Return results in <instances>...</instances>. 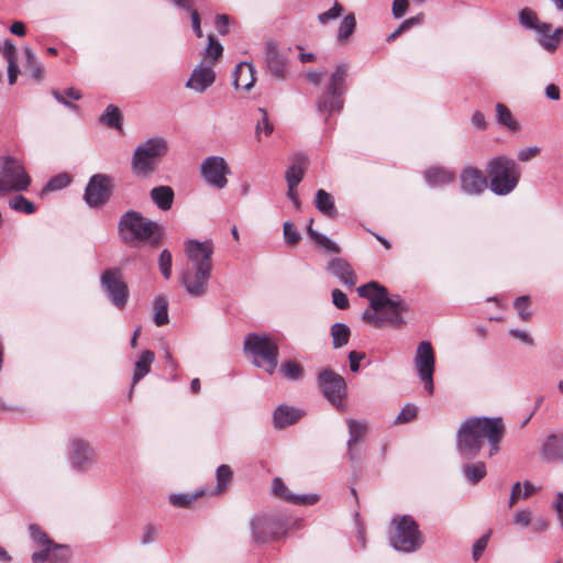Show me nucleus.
I'll return each instance as SVG.
<instances>
[{
  "instance_id": "obj_53",
  "label": "nucleus",
  "mask_w": 563,
  "mask_h": 563,
  "mask_svg": "<svg viewBox=\"0 0 563 563\" xmlns=\"http://www.w3.org/2000/svg\"><path fill=\"white\" fill-rule=\"evenodd\" d=\"M208 40L209 44L206 48V55L211 58L210 65L212 66L213 63L222 55L223 47L212 35H209Z\"/></svg>"
},
{
  "instance_id": "obj_54",
  "label": "nucleus",
  "mask_w": 563,
  "mask_h": 563,
  "mask_svg": "<svg viewBox=\"0 0 563 563\" xmlns=\"http://www.w3.org/2000/svg\"><path fill=\"white\" fill-rule=\"evenodd\" d=\"M24 55L26 57L27 64L32 67V76L34 79L40 80L42 78L43 68L42 65L36 60L35 55L31 51V48H24Z\"/></svg>"
},
{
  "instance_id": "obj_10",
  "label": "nucleus",
  "mask_w": 563,
  "mask_h": 563,
  "mask_svg": "<svg viewBox=\"0 0 563 563\" xmlns=\"http://www.w3.org/2000/svg\"><path fill=\"white\" fill-rule=\"evenodd\" d=\"M31 177L22 162L12 156H0V195L29 189Z\"/></svg>"
},
{
  "instance_id": "obj_18",
  "label": "nucleus",
  "mask_w": 563,
  "mask_h": 563,
  "mask_svg": "<svg viewBox=\"0 0 563 563\" xmlns=\"http://www.w3.org/2000/svg\"><path fill=\"white\" fill-rule=\"evenodd\" d=\"M69 547L54 542L52 547L41 549L32 554L33 563H70Z\"/></svg>"
},
{
  "instance_id": "obj_44",
  "label": "nucleus",
  "mask_w": 563,
  "mask_h": 563,
  "mask_svg": "<svg viewBox=\"0 0 563 563\" xmlns=\"http://www.w3.org/2000/svg\"><path fill=\"white\" fill-rule=\"evenodd\" d=\"M71 183V178L67 173L57 174L48 179L43 191H56L66 188Z\"/></svg>"
},
{
  "instance_id": "obj_25",
  "label": "nucleus",
  "mask_w": 563,
  "mask_h": 563,
  "mask_svg": "<svg viewBox=\"0 0 563 563\" xmlns=\"http://www.w3.org/2000/svg\"><path fill=\"white\" fill-rule=\"evenodd\" d=\"M233 84L236 89L251 90L255 84V67L251 63H239L233 73Z\"/></svg>"
},
{
  "instance_id": "obj_60",
  "label": "nucleus",
  "mask_w": 563,
  "mask_h": 563,
  "mask_svg": "<svg viewBox=\"0 0 563 563\" xmlns=\"http://www.w3.org/2000/svg\"><path fill=\"white\" fill-rule=\"evenodd\" d=\"M51 95L60 104L65 106L66 108L70 109L71 111L79 112V107L77 104L70 102L68 100V98L62 91L53 89L51 91Z\"/></svg>"
},
{
  "instance_id": "obj_24",
  "label": "nucleus",
  "mask_w": 563,
  "mask_h": 563,
  "mask_svg": "<svg viewBox=\"0 0 563 563\" xmlns=\"http://www.w3.org/2000/svg\"><path fill=\"white\" fill-rule=\"evenodd\" d=\"M303 411L287 405H280L274 410V426L277 429H284L300 420Z\"/></svg>"
},
{
  "instance_id": "obj_13",
  "label": "nucleus",
  "mask_w": 563,
  "mask_h": 563,
  "mask_svg": "<svg viewBox=\"0 0 563 563\" xmlns=\"http://www.w3.org/2000/svg\"><path fill=\"white\" fill-rule=\"evenodd\" d=\"M434 367L435 356L433 347L429 341H421L416 351L415 368L429 395H432L434 390Z\"/></svg>"
},
{
  "instance_id": "obj_57",
  "label": "nucleus",
  "mask_w": 563,
  "mask_h": 563,
  "mask_svg": "<svg viewBox=\"0 0 563 563\" xmlns=\"http://www.w3.org/2000/svg\"><path fill=\"white\" fill-rule=\"evenodd\" d=\"M0 52L8 63L16 62V48L10 40L4 41V43L0 46Z\"/></svg>"
},
{
  "instance_id": "obj_46",
  "label": "nucleus",
  "mask_w": 563,
  "mask_h": 563,
  "mask_svg": "<svg viewBox=\"0 0 563 563\" xmlns=\"http://www.w3.org/2000/svg\"><path fill=\"white\" fill-rule=\"evenodd\" d=\"M343 11V5L339 1H334L333 5L329 10L319 13L317 19L320 24L327 25L330 22L336 20L339 16H341Z\"/></svg>"
},
{
  "instance_id": "obj_38",
  "label": "nucleus",
  "mask_w": 563,
  "mask_h": 563,
  "mask_svg": "<svg viewBox=\"0 0 563 563\" xmlns=\"http://www.w3.org/2000/svg\"><path fill=\"white\" fill-rule=\"evenodd\" d=\"M154 322L157 327L168 323V301L165 297L158 296L154 300Z\"/></svg>"
},
{
  "instance_id": "obj_28",
  "label": "nucleus",
  "mask_w": 563,
  "mask_h": 563,
  "mask_svg": "<svg viewBox=\"0 0 563 563\" xmlns=\"http://www.w3.org/2000/svg\"><path fill=\"white\" fill-rule=\"evenodd\" d=\"M150 197L158 209L167 211L173 206L175 194L172 187L162 185L154 187L150 192Z\"/></svg>"
},
{
  "instance_id": "obj_64",
  "label": "nucleus",
  "mask_w": 563,
  "mask_h": 563,
  "mask_svg": "<svg viewBox=\"0 0 563 563\" xmlns=\"http://www.w3.org/2000/svg\"><path fill=\"white\" fill-rule=\"evenodd\" d=\"M157 528L153 525H146L145 528H144V532H143V536L141 538V542L143 544H148L151 542H153L157 536Z\"/></svg>"
},
{
  "instance_id": "obj_51",
  "label": "nucleus",
  "mask_w": 563,
  "mask_h": 563,
  "mask_svg": "<svg viewBox=\"0 0 563 563\" xmlns=\"http://www.w3.org/2000/svg\"><path fill=\"white\" fill-rule=\"evenodd\" d=\"M418 413V407L413 404H407L395 419L396 424L407 423L412 421Z\"/></svg>"
},
{
  "instance_id": "obj_32",
  "label": "nucleus",
  "mask_w": 563,
  "mask_h": 563,
  "mask_svg": "<svg viewBox=\"0 0 563 563\" xmlns=\"http://www.w3.org/2000/svg\"><path fill=\"white\" fill-rule=\"evenodd\" d=\"M349 426L350 438L347 441V456L354 461L355 455L353 453V445L358 442L366 433L367 427L364 422L356 421L354 419L346 420Z\"/></svg>"
},
{
  "instance_id": "obj_43",
  "label": "nucleus",
  "mask_w": 563,
  "mask_h": 563,
  "mask_svg": "<svg viewBox=\"0 0 563 563\" xmlns=\"http://www.w3.org/2000/svg\"><path fill=\"white\" fill-rule=\"evenodd\" d=\"M519 22L527 30H538L542 23L539 21L537 13L530 8H523L519 11Z\"/></svg>"
},
{
  "instance_id": "obj_62",
  "label": "nucleus",
  "mask_w": 563,
  "mask_h": 563,
  "mask_svg": "<svg viewBox=\"0 0 563 563\" xmlns=\"http://www.w3.org/2000/svg\"><path fill=\"white\" fill-rule=\"evenodd\" d=\"M532 531L536 533H543L549 529V521L547 518L540 516L531 520Z\"/></svg>"
},
{
  "instance_id": "obj_14",
  "label": "nucleus",
  "mask_w": 563,
  "mask_h": 563,
  "mask_svg": "<svg viewBox=\"0 0 563 563\" xmlns=\"http://www.w3.org/2000/svg\"><path fill=\"white\" fill-rule=\"evenodd\" d=\"M113 188V178L107 174L92 175L85 188L84 200L90 208H99L104 206L111 195Z\"/></svg>"
},
{
  "instance_id": "obj_26",
  "label": "nucleus",
  "mask_w": 563,
  "mask_h": 563,
  "mask_svg": "<svg viewBox=\"0 0 563 563\" xmlns=\"http://www.w3.org/2000/svg\"><path fill=\"white\" fill-rule=\"evenodd\" d=\"M540 454L544 461H563V433L550 434L542 444Z\"/></svg>"
},
{
  "instance_id": "obj_37",
  "label": "nucleus",
  "mask_w": 563,
  "mask_h": 563,
  "mask_svg": "<svg viewBox=\"0 0 563 563\" xmlns=\"http://www.w3.org/2000/svg\"><path fill=\"white\" fill-rule=\"evenodd\" d=\"M496 117L498 123L506 126L510 131H518L520 129L519 123L504 103L496 104Z\"/></svg>"
},
{
  "instance_id": "obj_2",
  "label": "nucleus",
  "mask_w": 563,
  "mask_h": 563,
  "mask_svg": "<svg viewBox=\"0 0 563 563\" xmlns=\"http://www.w3.org/2000/svg\"><path fill=\"white\" fill-rule=\"evenodd\" d=\"M357 294L369 300V307L362 313V319L368 324L383 328L388 323L400 328L405 323L402 313L408 310V305L399 295L389 296L386 287L377 282L360 286Z\"/></svg>"
},
{
  "instance_id": "obj_41",
  "label": "nucleus",
  "mask_w": 563,
  "mask_h": 563,
  "mask_svg": "<svg viewBox=\"0 0 563 563\" xmlns=\"http://www.w3.org/2000/svg\"><path fill=\"white\" fill-rule=\"evenodd\" d=\"M9 206L12 210L24 214H33L36 211L35 205L21 195L12 197Z\"/></svg>"
},
{
  "instance_id": "obj_49",
  "label": "nucleus",
  "mask_w": 563,
  "mask_h": 563,
  "mask_svg": "<svg viewBox=\"0 0 563 563\" xmlns=\"http://www.w3.org/2000/svg\"><path fill=\"white\" fill-rule=\"evenodd\" d=\"M272 490L275 496H277L284 500H287L289 503L294 501L295 495L290 494L288 492L287 486L280 478H274V481L272 483Z\"/></svg>"
},
{
  "instance_id": "obj_56",
  "label": "nucleus",
  "mask_w": 563,
  "mask_h": 563,
  "mask_svg": "<svg viewBox=\"0 0 563 563\" xmlns=\"http://www.w3.org/2000/svg\"><path fill=\"white\" fill-rule=\"evenodd\" d=\"M515 308L517 309L519 316L523 320H528L530 317V312L528 311L529 308V297L528 296H520L515 300Z\"/></svg>"
},
{
  "instance_id": "obj_3",
  "label": "nucleus",
  "mask_w": 563,
  "mask_h": 563,
  "mask_svg": "<svg viewBox=\"0 0 563 563\" xmlns=\"http://www.w3.org/2000/svg\"><path fill=\"white\" fill-rule=\"evenodd\" d=\"M184 251L188 262L180 275L181 285L190 296L202 297L211 277L213 243L210 240H187Z\"/></svg>"
},
{
  "instance_id": "obj_7",
  "label": "nucleus",
  "mask_w": 563,
  "mask_h": 563,
  "mask_svg": "<svg viewBox=\"0 0 563 563\" xmlns=\"http://www.w3.org/2000/svg\"><path fill=\"white\" fill-rule=\"evenodd\" d=\"M244 352L252 356L253 364L273 374L278 365V342L268 334L249 333L244 340Z\"/></svg>"
},
{
  "instance_id": "obj_39",
  "label": "nucleus",
  "mask_w": 563,
  "mask_h": 563,
  "mask_svg": "<svg viewBox=\"0 0 563 563\" xmlns=\"http://www.w3.org/2000/svg\"><path fill=\"white\" fill-rule=\"evenodd\" d=\"M233 477L232 470L229 465L222 464L217 468V485L214 494H222L229 487Z\"/></svg>"
},
{
  "instance_id": "obj_27",
  "label": "nucleus",
  "mask_w": 563,
  "mask_h": 563,
  "mask_svg": "<svg viewBox=\"0 0 563 563\" xmlns=\"http://www.w3.org/2000/svg\"><path fill=\"white\" fill-rule=\"evenodd\" d=\"M308 164V157L303 153L295 155L294 163L286 170V181L288 188L298 186L303 178V172Z\"/></svg>"
},
{
  "instance_id": "obj_55",
  "label": "nucleus",
  "mask_w": 563,
  "mask_h": 563,
  "mask_svg": "<svg viewBox=\"0 0 563 563\" xmlns=\"http://www.w3.org/2000/svg\"><path fill=\"white\" fill-rule=\"evenodd\" d=\"M532 514L530 509L517 510L514 515V523L520 528H527L531 525Z\"/></svg>"
},
{
  "instance_id": "obj_31",
  "label": "nucleus",
  "mask_w": 563,
  "mask_h": 563,
  "mask_svg": "<svg viewBox=\"0 0 563 563\" xmlns=\"http://www.w3.org/2000/svg\"><path fill=\"white\" fill-rule=\"evenodd\" d=\"M314 206L322 214L327 216L328 218L335 219L338 217L334 199L324 189L317 190Z\"/></svg>"
},
{
  "instance_id": "obj_20",
  "label": "nucleus",
  "mask_w": 563,
  "mask_h": 563,
  "mask_svg": "<svg viewBox=\"0 0 563 563\" xmlns=\"http://www.w3.org/2000/svg\"><path fill=\"white\" fill-rule=\"evenodd\" d=\"M216 80V73L211 65L201 63L192 70L186 86L197 92H203Z\"/></svg>"
},
{
  "instance_id": "obj_40",
  "label": "nucleus",
  "mask_w": 563,
  "mask_h": 563,
  "mask_svg": "<svg viewBox=\"0 0 563 563\" xmlns=\"http://www.w3.org/2000/svg\"><path fill=\"white\" fill-rule=\"evenodd\" d=\"M356 19L353 13L345 15L338 29V41L345 42L355 31Z\"/></svg>"
},
{
  "instance_id": "obj_61",
  "label": "nucleus",
  "mask_w": 563,
  "mask_h": 563,
  "mask_svg": "<svg viewBox=\"0 0 563 563\" xmlns=\"http://www.w3.org/2000/svg\"><path fill=\"white\" fill-rule=\"evenodd\" d=\"M488 543V534L482 536L473 545L472 555L477 561L483 554Z\"/></svg>"
},
{
  "instance_id": "obj_23",
  "label": "nucleus",
  "mask_w": 563,
  "mask_h": 563,
  "mask_svg": "<svg viewBox=\"0 0 563 563\" xmlns=\"http://www.w3.org/2000/svg\"><path fill=\"white\" fill-rule=\"evenodd\" d=\"M539 44L548 52H554L559 47L563 37V27H556L552 31L551 24L541 23L536 31Z\"/></svg>"
},
{
  "instance_id": "obj_30",
  "label": "nucleus",
  "mask_w": 563,
  "mask_h": 563,
  "mask_svg": "<svg viewBox=\"0 0 563 563\" xmlns=\"http://www.w3.org/2000/svg\"><path fill=\"white\" fill-rule=\"evenodd\" d=\"M154 360L155 354L150 350L143 351L140 354L139 360L135 362L134 366L132 387H134L142 378H144L150 373Z\"/></svg>"
},
{
  "instance_id": "obj_9",
  "label": "nucleus",
  "mask_w": 563,
  "mask_h": 563,
  "mask_svg": "<svg viewBox=\"0 0 563 563\" xmlns=\"http://www.w3.org/2000/svg\"><path fill=\"white\" fill-rule=\"evenodd\" d=\"M394 531L389 536L391 547L400 552L411 553L421 548L422 534L415 519L405 515L393 519Z\"/></svg>"
},
{
  "instance_id": "obj_29",
  "label": "nucleus",
  "mask_w": 563,
  "mask_h": 563,
  "mask_svg": "<svg viewBox=\"0 0 563 563\" xmlns=\"http://www.w3.org/2000/svg\"><path fill=\"white\" fill-rule=\"evenodd\" d=\"M424 179L430 187H442L454 180V174L442 167H431L424 172Z\"/></svg>"
},
{
  "instance_id": "obj_58",
  "label": "nucleus",
  "mask_w": 563,
  "mask_h": 563,
  "mask_svg": "<svg viewBox=\"0 0 563 563\" xmlns=\"http://www.w3.org/2000/svg\"><path fill=\"white\" fill-rule=\"evenodd\" d=\"M332 302L338 309H346L349 307L347 296L340 289L332 290Z\"/></svg>"
},
{
  "instance_id": "obj_22",
  "label": "nucleus",
  "mask_w": 563,
  "mask_h": 563,
  "mask_svg": "<svg viewBox=\"0 0 563 563\" xmlns=\"http://www.w3.org/2000/svg\"><path fill=\"white\" fill-rule=\"evenodd\" d=\"M286 56L279 52L277 45L273 42L265 44V63L271 74L283 79L286 73Z\"/></svg>"
},
{
  "instance_id": "obj_59",
  "label": "nucleus",
  "mask_w": 563,
  "mask_h": 563,
  "mask_svg": "<svg viewBox=\"0 0 563 563\" xmlns=\"http://www.w3.org/2000/svg\"><path fill=\"white\" fill-rule=\"evenodd\" d=\"M540 152H541V148L539 146H529V147L521 148L518 152L517 157L520 162H528V161L534 158L536 156H538Z\"/></svg>"
},
{
  "instance_id": "obj_12",
  "label": "nucleus",
  "mask_w": 563,
  "mask_h": 563,
  "mask_svg": "<svg viewBox=\"0 0 563 563\" xmlns=\"http://www.w3.org/2000/svg\"><path fill=\"white\" fill-rule=\"evenodd\" d=\"M100 284L109 301L118 309H124L130 291L121 269L117 267L104 269L100 276Z\"/></svg>"
},
{
  "instance_id": "obj_21",
  "label": "nucleus",
  "mask_w": 563,
  "mask_h": 563,
  "mask_svg": "<svg viewBox=\"0 0 563 563\" xmlns=\"http://www.w3.org/2000/svg\"><path fill=\"white\" fill-rule=\"evenodd\" d=\"M328 271L335 276L344 286L353 288L357 277L352 265L342 257H334L328 263Z\"/></svg>"
},
{
  "instance_id": "obj_4",
  "label": "nucleus",
  "mask_w": 563,
  "mask_h": 563,
  "mask_svg": "<svg viewBox=\"0 0 563 563\" xmlns=\"http://www.w3.org/2000/svg\"><path fill=\"white\" fill-rule=\"evenodd\" d=\"M118 232L121 241L130 245L151 241L156 246L163 238L158 223L135 210H129L120 217Z\"/></svg>"
},
{
  "instance_id": "obj_17",
  "label": "nucleus",
  "mask_w": 563,
  "mask_h": 563,
  "mask_svg": "<svg viewBox=\"0 0 563 563\" xmlns=\"http://www.w3.org/2000/svg\"><path fill=\"white\" fill-rule=\"evenodd\" d=\"M461 190L470 196H478L488 187L487 176L478 168L467 166L460 174Z\"/></svg>"
},
{
  "instance_id": "obj_33",
  "label": "nucleus",
  "mask_w": 563,
  "mask_h": 563,
  "mask_svg": "<svg viewBox=\"0 0 563 563\" xmlns=\"http://www.w3.org/2000/svg\"><path fill=\"white\" fill-rule=\"evenodd\" d=\"M307 233H308L309 238L316 244H318L322 249L327 250L328 252L336 253V254L341 252L339 245L335 242H333L327 235L318 232L317 230H314L312 228V220L310 221V223H309V225L307 228Z\"/></svg>"
},
{
  "instance_id": "obj_36",
  "label": "nucleus",
  "mask_w": 563,
  "mask_h": 563,
  "mask_svg": "<svg viewBox=\"0 0 563 563\" xmlns=\"http://www.w3.org/2000/svg\"><path fill=\"white\" fill-rule=\"evenodd\" d=\"M462 472L472 484L478 483L486 475V465L484 462L468 463L462 467Z\"/></svg>"
},
{
  "instance_id": "obj_11",
  "label": "nucleus",
  "mask_w": 563,
  "mask_h": 563,
  "mask_svg": "<svg viewBox=\"0 0 563 563\" xmlns=\"http://www.w3.org/2000/svg\"><path fill=\"white\" fill-rule=\"evenodd\" d=\"M317 382L322 396L339 411L343 412L346 408L344 402L347 389L345 379L333 369L323 368L319 372Z\"/></svg>"
},
{
  "instance_id": "obj_15",
  "label": "nucleus",
  "mask_w": 563,
  "mask_h": 563,
  "mask_svg": "<svg viewBox=\"0 0 563 563\" xmlns=\"http://www.w3.org/2000/svg\"><path fill=\"white\" fill-rule=\"evenodd\" d=\"M200 173L207 185L223 189L228 185L230 167L223 157L208 156L201 163Z\"/></svg>"
},
{
  "instance_id": "obj_19",
  "label": "nucleus",
  "mask_w": 563,
  "mask_h": 563,
  "mask_svg": "<svg viewBox=\"0 0 563 563\" xmlns=\"http://www.w3.org/2000/svg\"><path fill=\"white\" fill-rule=\"evenodd\" d=\"M93 459V450L88 442L81 439L71 440L69 460L77 471H85Z\"/></svg>"
},
{
  "instance_id": "obj_45",
  "label": "nucleus",
  "mask_w": 563,
  "mask_h": 563,
  "mask_svg": "<svg viewBox=\"0 0 563 563\" xmlns=\"http://www.w3.org/2000/svg\"><path fill=\"white\" fill-rule=\"evenodd\" d=\"M29 532L31 539L42 547V549L52 547L54 541L46 534L45 531H43L37 525L32 523L29 526Z\"/></svg>"
},
{
  "instance_id": "obj_16",
  "label": "nucleus",
  "mask_w": 563,
  "mask_h": 563,
  "mask_svg": "<svg viewBox=\"0 0 563 563\" xmlns=\"http://www.w3.org/2000/svg\"><path fill=\"white\" fill-rule=\"evenodd\" d=\"M251 528L256 542H267L278 536L283 525L273 516L258 515L251 521Z\"/></svg>"
},
{
  "instance_id": "obj_52",
  "label": "nucleus",
  "mask_w": 563,
  "mask_h": 563,
  "mask_svg": "<svg viewBox=\"0 0 563 563\" xmlns=\"http://www.w3.org/2000/svg\"><path fill=\"white\" fill-rule=\"evenodd\" d=\"M283 233L285 242L290 245L297 244L301 239V235L298 232L297 228L294 225V223L289 221L284 223Z\"/></svg>"
},
{
  "instance_id": "obj_35",
  "label": "nucleus",
  "mask_w": 563,
  "mask_h": 563,
  "mask_svg": "<svg viewBox=\"0 0 563 563\" xmlns=\"http://www.w3.org/2000/svg\"><path fill=\"white\" fill-rule=\"evenodd\" d=\"M100 122L104 125L121 130L122 129V114L117 106L110 104L100 117Z\"/></svg>"
},
{
  "instance_id": "obj_6",
  "label": "nucleus",
  "mask_w": 563,
  "mask_h": 563,
  "mask_svg": "<svg viewBox=\"0 0 563 563\" xmlns=\"http://www.w3.org/2000/svg\"><path fill=\"white\" fill-rule=\"evenodd\" d=\"M167 152L168 143L162 136L151 137L140 143L132 155V173L137 177L152 175Z\"/></svg>"
},
{
  "instance_id": "obj_63",
  "label": "nucleus",
  "mask_w": 563,
  "mask_h": 563,
  "mask_svg": "<svg viewBox=\"0 0 563 563\" xmlns=\"http://www.w3.org/2000/svg\"><path fill=\"white\" fill-rule=\"evenodd\" d=\"M365 358V353L351 351L349 353L350 368L356 373L360 371V362Z\"/></svg>"
},
{
  "instance_id": "obj_1",
  "label": "nucleus",
  "mask_w": 563,
  "mask_h": 563,
  "mask_svg": "<svg viewBox=\"0 0 563 563\" xmlns=\"http://www.w3.org/2000/svg\"><path fill=\"white\" fill-rule=\"evenodd\" d=\"M504 432L501 418H467L457 430L456 449L463 459L473 460L478 455L486 439L489 443L488 455L494 456L499 452Z\"/></svg>"
},
{
  "instance_id": "obj_50",
  "label": "nucleus",
  "mask_w": 563,
  "mask_h": 563,
  "mask_svg": "<svg viewBox=\"0 0 563 563\" xmlns=\"http://www.w3.org/2000/svg\"><path fill=\"white\" fill-rule=\"evenodd\" d=\"M158 266L165 279L172 277V254L168 250H163L158 257Z\"/></svg>"
},
{
  "instance_id": "obj_8",
  "label": "nucleus",
  "mask_w": 563,
  "mask_h": 563,
  "mask_svg": "<svg viewBox=\"0 0 563 563\" xmlns=\"http://www.w3.org/2000/svg\"><path fill=\"white\" fill-rule=\"evenodd\" d=\"M347 67L344 64L338 65L330 76L325 91L317 99V110L321 114H327L325 121L333 113L342 111L344 106V93L346 91L345 77Z\"/></svg>"
},
{
  "instance_id": "obj_5",
  "label": "nucleus",
  "mask_w": 563,
  "mask_h": 563,
  "mask_svg": "<svg viewBox=\"0 0 563 563\" xmlns=\"http://www.w3.org/2000/svg\"><path fill=\"white\" fill-rule=\"evenodd\" d=\"M486 172L488 187L497 196H507L512 192L521 177V168L518 163L506 155H498L489 159Z\"/></svg>"
},
{
  "instance_id": "obj_47",
  "label": "nucleus",
  "mask_w": 563,
  "mask_h": 563,
  "mask_svg": "<svg viewBox=\"0 0 563 563\" xmlns=\"http://www.w3.org/2000/svg\"><path fill=\"white\" fill-rule=\"evenodd\" d=\"M258 112L262 114L261 120H258L256 124L255 134L256 137L260 140L261 134L264 133V135L268 136L273 133L274 126L269 122L267 111L264 108H258Z\"/></svg>"
},
{
  "instance_id": "obj_48",
  "label": "nucleus",
  "mask_w": 563,
  "mask_h": 563,
  "mask_svg": "<svg viewBox=\"0 0 563 563\" xmlns=\"http://www.w3.org/2000/svg\"><path fill=\"white\" fill-rule=\"evenodd\" d=\"M202 494V490L195 494H172L169 496V503L175 507L185 508Z\"/></svg>"
},
{
  "instance_id": "obj_34",
  "label": "nucleus",
  "mask_w": 563,
  "mask_h": 563,
  "mask_svg": "<svg viewBox=\"0 0 563 563\" xmlns=\"http://www.w3.org/2000/svg\"><path fill=\"white\" fill-rule=\"evenodd\" d=\"M330 334L332 338L333 347L340 349L347 344L351 336V330L345 323L336 322L332 324Z\"/></svg>"
},
{
  "instance_id": "obj_42",
  "label": "nucleus",
  "mask_w": 563,
  "mask_h": 563,
  "mask_svg": "<svg viewBox=\"0 0 563 563\" xmlns=\"http://www.w3.org/2000/svg\"><path fill=\"white\" fill-rule=\"evenodd\" d=\"M280 371L289 380H300L303 377V367L296 361L283 363Z\"/></svg>"
}]
</instances>
